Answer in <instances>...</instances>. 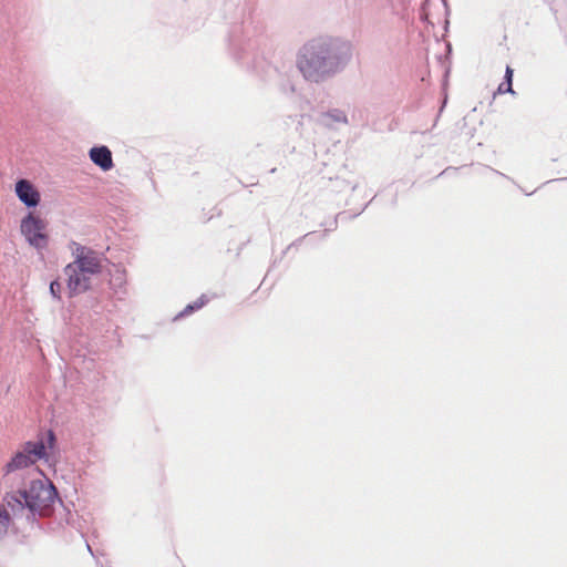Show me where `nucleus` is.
<instances>
[{
  "label": "nucleus",
  "mask_w": 567,
  "mask_h": 567,
  "mask_svg": "<svg viewBox=\"0 0 567 567\" xmlns=\"http://www.w3.org/2000/svg\"><path fill=\"white\" fill-rule=\"evenodd\" d=\"M70 249L74 260L65 266L64 274L69 295L74 297L91 288V276L102 272L104 259L99 252L75 241L71 243Z\"/></svg>",
  "instance_id": "1"
},
{
  "label": "nucleus",
  "mask_w": 567,
  "mask_h": 567,
  "mask_svg": "<svg viewBox=\"0 0 567 567\" xmlns=\"http://www.w3.org/2000/svg\"><path fill=\"white\" fill-rule=\"evenodd\" d=\"M337 65L330 45L323 41H313L305 45L298 61V68L303 76L316 82L333 72Z\"/></svg>",
  "instance_id": "2"
},
{
  "label": "nucleus",
  "mask_w": 567,
  "mask_h": 567,
  "mask_svg": "<svg viewBox=\"0 0 567 567\" xmlns=\"http://www.w3.org/2000/svg\"><path fill=\"white\" fill-rule=\"evenodd\" d=\"M55 445V435L53 431H48L47 441L27 442L21 452H18L7 464V472L29 467L38 460L48 456V450H53Z\"/></svg>",
  "instance_id": "3"
},
{
  "label": "nucleus",
  "mask_w": 567,
  "mask_h": 567,
  "mask_svg": "<svg viewBox=\"0 0 567 567\" xmlns=\"http://www.w3.org/2000/svg\"><path fill=\"white\" fill-rule=\"evenodd\" d=\"M25 505L40 515H47L55 501V488L45 481H33L29 489L20 492Z\"/></svg>",
  "instance_id": "4"
},
{
  "label": "nucleus",
  "mask_w": 567,
  "mask_h": 567,
  "mask_svg": "<svg viewBox=\"0 0 567 567\" xmlns=\"http://www.w3.org/2000/svg\"><path fill=\"white\" fill-rule=\"evenodd\" d=\"M47 224L41 218L29 214L21 223V233L35 248H44L48 245V236L44 234Z\"/></svg>",
  "instance_id": "5"
},
{
  "label": "nucleus",
  "mask_w": 567,
  "mask_h": 567,
  "mask_svg": "<svg viewBox=\"0 0 567 567\" xmlns=\"http://www.w3.org/2000/svg\"><path fill=\"white\" fill-rule=\"evenodd\" d=\"M16 193L19 199L29 207H34L40 202V194L27 179H20L16 184Z\"/></svg>",
  "instance_id": "6"
},
{
  "label": "nucleus",
  "mask_w": 567,
  "mask_h": 567,
  "mask_svg": "<svg viewBox=\"0 0 567 567\" xmlns=\"http://www.w3.org/2000/svg\"><path fill=\"white\" fill-rule=\"evenodd\" d=\"M90 158L103 171H110L113 167L112 153L106 146L91 148Z\"/></svg>",
  "instance_id": "7"
},
{
  "label": "nucleus",
  "mask_w": 567,
  "mask_h": 567,
  "mask_svg": "<svg viewBox=\"0 0 567 567\" xmlns=\"http://www.w3.org/2000/svg\"><path fill=\"white\" fill-rule=\"evenodd\" d=\"M513 74H514L513 69L511 66H507L506 71H505L504 82H502L497 89V92L499 94L514 93L513 86H512L513 85Z\"/></svg>",
  "instance_id": "8"
},
{
  "label": "nucleus",
  "mask_w": 567,
  "mask_h": 567,
  "mask_svg": "<svg viewBox=\"0 0 567 567\" xmlns=\"http://www.w3.org/2000/svg\"><path fill=\"white\" fill-rule=\"evenodd\" d=\"M207 302V298L205 296H202L193 303L185 307V309L179 313L178 317H184L186 315L192 313L195 310H199L202 307H204Z\"/></svg>",
  "instance_id": "9"
},
{
  "label": "nucleus",
  "mask_w": 567,
  "mask_h": 567,
  "mask_svg": "<svg viewBox=\"0 0 567 567\" xmlns=\"http://www.w3.org/2000/svg\"><path fill=\"white\" fill-rule=\"evenodd\" d=\"M324 117L327 118L328 123H347V115L344 114V112L340 110H333L331 112H328L324 114Z\"/></svg>",
  "instance_id": "10"
},
{
  "label": "nucleus",
  "mask_w": 567,
  "mask_h": 567,
  "mask_svg": "<svg viewBox=\"0 0 567 567\" xmlns=\"http://www.w3.org/2000/svg\"><path fill=\"white\" fill-rule=\"evenodd\" d=\"M11 517L8 511L0 504V532L10 527Z\"/></svg>",
  "instance_id": "11"
},
{
  "label": "nucleus",
  "mask_w": 567,
  "mask_h": 567,
  "mask_svg": "<svg viewBox=\"0 0 567 567\" xmlns=\"http://www.w3.org/2000/svg\"><path fill=\"white\" fill-rule=\"evenodd\" d=\"M50 292L54 298L61 299V285L58 280L51 282Z\"/></svg>",
  "instance_id": "12"
}]
</instances>
